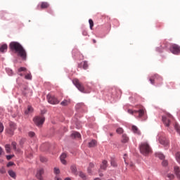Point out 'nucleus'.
Returning a JSON list of instances; mask_svg holds the SVG:
<instances>
[{
    "instance_id": "f257e3e1",
    "label": "nucleus",
    "mask_w": 180,
    "mask_h": 180,
    "mask_svg": "<svg viewBox=\"0 0 180 180\" xmlns=\"http://www.w3.org/2000/svg\"><path fill=\"white\" fill-rule=\"evenodd\" d=\"M9 48L11 51H15V53H17L18 56H19V57H20L22 60H26V57H27L26 51L22 46V44H20L19 42L18 41L11 42L9 44Z\"/></svg>"
},
{
    "instance_id": "f03ea898",
    "label": "nucleus",
    "mask_w": 180,
    "mask_h": 180,
    "mask_svg": "<svg viewBox=\"0 0 180 180\" xmlns=\"http://www.w3.org/2000/svg\"><path fill=\"white\" fill-rule=\"evenodd\" d=\"M140 152L143 155H148V154H151L153 153V150L151 149V147L147 142L141 143L140 146Z\"/></svg>"
},
{
    "instance_id": "7ed1b4c3",
    "label": "nucleus",
    "mask_w": 180,
    "mask_h": 180,
    "mask_svg": "<svg viewBox=\"0 0 180 180\" xmlns=\"http://www.w3.org/2000/svg\"><path fill=\"white\" fill-rule=\"evenodd\" d=\"M149 81L152 85L155 84V81H158V82H159V85H161L162 84V77L155 74L149 79Z\"/></svg>"
},
{
    "instance_id": "20e7f679",
    "label": "nucleus",
    "mask_w": 180,
    "mask_h": 180,
    "mask_svg": "<svg viewBox=\"0 0 180 180\" xmlns=\"http://www.w3.org/2000/svg\"><path fill=\"white\" fill-rule=\"evenodd\" d=\"M128 113L129 115H137L138 117H143L144 115H146V109H140L139 110H128Z\"/></svg>"
},
{
    "instance_id": "39448f33",
    "label": "nucleus",
    "mask_w": 180,
    "mask_h": 180,
    "mask_svg": "<svg viewBox=\"0 0 180 180\" xmlns=\"http://www.w3.org/2000/svg\"><path fill=\"white\" fill-rule=\"evenodd\" d=\"M172 120H174V117H172L171 114H167V116L162 117V122L167 127H169V123H171Z\"/></svg>"
},
{
    "instance_id": "423d86ee",
    "label": "nucleus",
    "mask_w": 180,
    "mask_h": 180,
    "mask_svg": "<svg viewBox=\"0 0 180 180\" xmlns=\"http://www.w3.org/2000/svg\"><path fill=\"white\" fill-rule=\"evenodd\" d=\"M44 120H46V118L40 117L39 116H37L33 119L34 124H36V126H37L38 127H41V126L44 123Z\"/></svg>"
},
{
    "instance_id": "0eeeda50",
    "label": "nucleus",
    "mask_w": 180,
    "mask_h": 180,
    "mask_svg": "<svg viewBox=\"0 0 180 180\" xmlns=\"http://www.w3.org/2000/svg\"><path fill=\"white\" fill-rule=\"evenodd\" d=\"M73 84H74V85H75V86L77 88V89H79V91H80V92H83L84 94H85V88L84 87L82 84H81V82H79V80L78 79H74Z\"/></svg>"
},
{
    "instance_id": "6e6552de",
    "label": "nucleus",
    "mask_w": 180,
    "mask_h": 180,
    "mask_svg": "<svg viewBox=\"0 0 180 180\" xmlns=\"http://www.w3.org/2000/svg\"><path fill=\"white\" fill-rule=\"evenodd\" d=\"M169 50L172 54L178 55L180 53V46L178 44H173L170 46Z\"/></svg>"
},
{
    "instance_id": "1a4fd4ad",
    "label": "nucleus",
    "mask_w": 180,
    "mask_h": 180,
    "mask_svg": "<svg viewBox=\"0 0 180 180\" xmlns=\"http://www.w3.org/2000/svg\"><path fill=\"white\" fill-rule=\"evenodd\" d=\"M16 129V124L13 122L9 123V128L7 129L8 134L10 136H13L15 134V129Z\"/></svg>"
},
{
    "instance_id": "9d476101",
    "label": "nucleus",
    "mask_w": 180,
    "mask_h": 180,
    "mask_svg": "<svg viewBox=\"0 0 180 180\" xmlns=\"http://www.w3.org/2000/svg\"><path fill=\"white\" fill-rule=\"evenodd\" d=\"M47 99L49 103H51V105H57L58 103H60V101H58L54 96L48 95Z\"/></svg>"
},
{
    "instance_id": "9b49d317",
    "label": "nucleus",
    "mask_w": 180,
    "mask_h": 180,
    "mask_svg": "<svg viewBox=\"0 0 180 180\" xmlns=\"http://www.w3.org/2000/svg\"><path fill=\"white\" fill-rule=\"evenodd\" d=\"M22 94L24 96H32V95H33V91L28 87H25L22 91Z\"/></svg>"
},
{
    "instance_id": "f8f14e48",
    "label": "nucleus",
    "mask_w": 180,
    "mask_h": 180,
    "mask_svg": "<svg viewBox=\"0 0 180 180\" xmlns=\"http://www.w3.org/2000/svg\"><path fill=\"white\" fill-rule=\"evenodd\" d=\"M43 175H44V169H39V170H37L36 174L37 179L43 180Z\"/></svg>"
},
{
    "instance_id": "ddd939ff",
    "label": "nucleus",
    "mask_w": 180,
    "mask_h": 180,
    "mask_svg": "<svg viewBox=\"0 0 180 180\" xmlns=\"http://www.w3.org/2000/svg\"><path fill=\"white\" fill-rule=\"evenodd\" d=\"M88 62L86 60L82 62L78 65L79 68H83L84 70H88Z\"/></svg>"
},
{
    "instance_id": "4468645a",
    "label": "nucleus",
    "mask_w": 180,
    "mask_h": 180,
    "mask_svg": "<svg viewBox=\"0 0 180 180\" xmlns=\"http://www.w3.org/2000/svg\"><path fill=\"white\" fill-rule=\"evenodd\" d=\"M159 141L160 144H162V146H167L169 144V141H168L167 138H160Z\"/></svg>"
},
{
    "instance_id": "2eb2a0df",
    "label": "nucleus",
    "mask_w": 180,
    "mask_h": 180,
    "mask_svg": "<svg viewBox=\"0 0 180 180\" xmlns=\"http://www.w3.org/2000/svg\"><path fill=\"white\" fill-rule=\"evenodd\" d=\"M65 158H67V154L63 153L60 155V161L63 165H65L67 164V161L65 160Z\"/></svg>"
},
{
    "instance_id": "dca6fc26",
    "label": "nucleus",
    "mask_w": 180,
    "mask_h": 180,
    "mask_svg": "<svg viewBox=\"0 0 180 180\" xmlns=\"http://www.w3.org/2000/svg\"><path fill=\"white\" fill-rule=\"evenodd\" d=\"M101 169H103L105 171L106 168H108V162L107 160H103L102 163L100 166Z\"/></svg>"
},
{
    "instance_id": "f3484780",
    "label": "nucleus",
    "mask_w": 180,
    "mask_h": 180,
    "mask_svg": "<svg viewBox=\"0 0 180 180\" xmlns=\"http://www.w3.org/2000/svg\"><path fill=\"white\" fill-rule=\"evenodd\" d=\"M7 50H8V45L6 44L1 45V46L0 47L1 53H6Z\"/></svg>"
},
{
    "instance_id": "a211bd4d",
    "label": "nucleus",
    "mask_w": 180,
    "mask_h": 180,
    "mask_svg": "<svg viewBox=\"0 0 180 180\" xmlns=\"http://www.w3.org/2000/svg\"><path fill=\"white\" fill-rule=\"evenodd\" d=\"M131 129H132V131L135 133V134H141L140 130H139V128L136 126L133 125L131 127Z\"/></svg>"
},
{
    "instance_id": "6ab92c4d",
    "label": "nucleus",
    "mask_w": 180,
    "mask_h": 180,
    "mask_svg": "<svg viewBox=\"0 0 180 180\" xmlns=\"http://www.w3.org/2000/svg\"><path fill=\"white\" fill-rule=\"evenodd\" d=\"M8 173L11 178H13V179H16V173L13 170H8Z\"/></svg>"
},
{
    "instance_id": "aec40b11",
    "label": "nucleus",
    "mask_w": 180,
    "mask_h": 180,
    "mask_svg": "<svg viewBox=\"0 0 180 180\" xmlns=\"http://www.w3.org/2000/svg\"><path fill=\"white\" fill-rule=\"evenodd\" d=\"M33 107L28 105L27 109L25 111V115H29L30 113H32Z\"/></svg>"
},
{
    "instance_id": "412c9836",
    "label": "nucleus",
    "mask_w": 180,
    "mask_h": 180,
    "mask_svg": "<svg viewBox=\"0 0 180 180\" xmlns=\"http://www.w3.org/2000/svg\"><path fill=\"white\" fill-rule=\"evenodd\" d=\"M94 167H95V165H94V163H89V167L87 169L89 174H92V169H94Z\"/></svg>"
},
{
    "instance_id": "4be33fe9",
    "label": "nucleus",
    "mask_w": 180,
    "mask_h": 180,
    "mask_svg": "<svg viewBox=\"0 0 180 180\" xmlns=\"http://www.w3.org/2000/svg\"><path fill=\"white\" fill-rule=\"evenodd\" d=\"M6 72L9 75L10 77H12L13 75V70L12 69L7 68H6Z\"/></svg>"
},
{
    "instance_id": "5701e85b",
    "label": "nucleus",
    "mask_w": 180,
    "mask_h": 180,
    "mask_svg": "<svg viewBox=\"0 0 180 180\" xmlns=\"http://www.w3.org/2000/svg\"><path fill=\"white\" fill-rule=\"evenodd\" d=\"M129 137L126 134L122 135V143H128Z\"/></svg>"
},
{
    "instance_id": "b1692460",
    "label": "nucleus",
    "mask_w": 180,
    "mask_h": 180,
    "mask_svg": "<svg viewBox=\"0 0 180 180\" xmlns=\"http://www.w3.org/2000/svg\"><path fill=\"white\" fill-rule=\"evenodd\" d=\"M72 137H74V139H81V134L78 132H73L72 134Z\"/></svg>"
},
{
    "instance_id": "393cba45",
    "label": "nucleus",
    "mask_w": 180,
    "mask_h": 180,
    "mask_svg": "<svg viewBox=\"0 0 180 180\" xmlns=\"http://www.w3.org/2000/svg\"><path fill=\"white\" fill-rule=\"evenodd\" d=\"M155 156L158 157V158H160V160H164V158H165V156L164 155V154L160 153H156Z\"/></svg>"
},
{
    "instance_id": "a878e982",
    "label": "nucleus",
    "mask_w": 180,
    "mask_h": 180,
    "mask_svg": "<svg viewBox=\"0 0 180 180\" xmlns=\"http://www.w3.org/2000/svg\"><path fill=\"white\" fill-rule=\"evenodd\" d=\"M11 146H12V147H13V150H14L15 151H19V149H18V148H16V146H18V143H16L15 141H13V142L11 143Z\"/></svg>"
},
{
    "instance_id": "bb28decb",
    "label": "nucleus",
    "mask_w": 180,
    "mask_h": 180,
    "mask_svg": "<svg viewBox=\"0 0 180 180\" xmlns=\"http://www.w3.org/2000/svg\"><path fill=\"white\" fill-rule=\"evenodd\" d=\"M96 141L95 140H92L89 143V147H96Z\"/></svg>"
},
{
    "instance_id": "cd10ccee",
    "label": "nucleus",
    "mask_w": 180,
    "mask_h": 180,
    "mask_svg": "<svg viewBox=\"0 0 180 180\" xmlns=\"http://www.w3.org/2000/svg\"><path fill=\"white\" fill-rule=\"evenodd\" d=\"M70 169L72 171V172L73 174H76L77 173V166H75V165H72L71 167H70Z\"/></svg>"
},
{
    "instance_id": "c85d7f7f",
    "label": "nucleus",
    "mask_w": 180,
    "mask_h": 180,
    "mask_svg": "<svg viewBox=\"0 0 180 180\" xmlns=\"http://www.w3.org/2000/svg\"><path fill=\"white\" fill-rule=\"evenodd\" d=\"M174 129L175 130H176L177 133L180 135V127L177 123L174 124Z\"/></svg>"
},
{
    "instance_id": "c756f323",
    "label": "nucleus",
    "mask_w": 180,
    "mask_h": 180,
    "mask_svg": "<svg viewBox=\"0 0 180 180\" xmlns=\"http://www.w3.org/2000/svg\"><path fill=\"white\" fill-rule=\"evenodd\" d=\"M110 164L112 167H117V164H116V160H115V159L113 158L111 159Z\"/></svg>"
},
{
    "instance_id": "7c9ffc66",
    "label": "nucleus",
    "mask_w": 180,
    "mask_h": 180,
    "mask_svg": "<svg viewBox=\"0 0 180 180\" xmlns=\"http://www.w3.org/2000/svg\"><path fill=\"white\" fill-rule=\"evenodd\" d=\"M5 148H6V153H11V145L6 144L5 146Z\"/></svg>"
},
{
    "instance_id": "2f4dec72",
    "label": "nucleus",
    "mask_w": 180,
    "mask_h": 180,
    "mask_svg": "<svg viewBox=\"0 0 180 180\" xmlns=\"http://www.w3.org/2000/svg\"><path fill=\"white\" fill-rule=\"evenodd\" d=\"M176 160L179 164H180V152L176 153Z\"/></svg>"
},
{
    "instance_id": "473e14b6",
    "label": "nucleus",
    "mask_w": 180,
    "mask_h": 180,
    "mask_svg": "<svg viewBox=\"0 0 180 180\" xmlns=\"http://www.w3.org/2000/svg\"><path fill=\"white\" fill-rule=\"evenodd\" d=\"M89 25H90V29H91V30H92L93 27H94V20H92V19H89Z\"/></svg>"
},
{
    "instance_id": "72a5a7b5",
    "label": "nucleus",
    "mask_w": 180,
    "mask_h": 180,
    "mask_svg": "<svg viewBox=\"0 0 180 180\" xmlns=\"http://www.w3.org/2000/svg\"><path fill=\"white\" fill-rule=\"evenodd\" d=\"M174 178H175V176H174L173 174H167V180H172V179H174Z\"/></svg>"
},
{
    "instance_id": "f704fd0d",
    "label": "nucleus",
    "mask_w": 180,
    "mask_h": 180,
    "mask_svg": "<svg viewBox=\"0 0 180 180\" xmlns=\"http://www.w3.org/2000/svg\"><path fill=\"white\" fill-rule=\"evenodd\" d=\"M79 176L82 178V179H86V176H85V174L84 172H80L79 174Z\"/></svg>"
},
{
    "instance_id": "c9c22d12",
    "label": "nucleus",
    "mask_w": 180,
    "mask_h": 180,
    "mask_svg": "<svg viewBox=\"0 0 180 180\" xmlns=\"http://www.w3.org/2000/svg\"><path fill=\"white\" fill-rule=\"evenodd\" d=\"M25 79L32 80V74L28 73L25 76Z\"/></svg>"
},
{
    "instance_id": "e433bc0d",
    "label": "nucleus",
    "mask_w": 180,
    "mask_h": 180,
    "mask_svg": "<svg viewBox=\"0 0 180 180\" xmlns=\"http://www.w3.org/2000/svg\"><path fill=\"white\" fill-rule=\"evenodd\" d=\"M116 132L118 134H122V133H123V128H118L116 130Z\"/></svg>"
},
{
    "instance_id": "4c0bfd02",
    "label": "nucleus",
    "mask_w": 180,
    "mask_h": 180,
    "mask_svg": "<svg viewBox=\"0 0 180 180\" xmlns=\"http://www.w3.org/2000/svg\"><path fill=\"white\" fill-rule=\"evenodd\" d=\"M4 129H5V127H4V124L2 122H0V133H2L4 131Z\"/></svg>"
},
{
    "instance_id": "58836bf2",
    "label": "nucleus",
    "mask_w": 180,
    "mask_h": 180,
    "mask_svg": "<svg viewBox=\"0 0 180 180\" xmlns=\"http://www.w3.org/2000/svg\"><path fill=\"white\" fill-rule=\"evenodd\" d=\"M0 174H6V169L5 167H3L0 169Z\"/></svg>"
},
{
    "instance_id": "ea45409f",
    "label": "nucleus",
    "mask_w": 180,
    "mask_h": 180,
    "mask_svg": "<svg viewBox=\"0 0 180 180\" xmlns=\"http://www.w3.org/2000/svg\"><path fill=\"white\" fill-rule=\"evenodd\" d=\"M7 160L9 161V160H12L13 157H15V155H7L6 156Z\"/></svg>"
},
{
    "instance_id": "a19ab883",
    "label": "nucleus",
    "mask_w": 180,
    "mask_h": 180,
    "mask_svg": "<svg viewBox=\"0 0 180 180\" xmlns=\"http://www.w3.org/2000/svg\"><path fill=\"white\" fill-rule=\"evenodd\" d=\"M60 105H62L63 106H67V105H68V101L65 100L60 103Z\"/></svg>"
},
{
    "instance_id": "79ce46f5",
    "label": "nucleus",
    "mask_w": 180,
    "mask_h": 180,
    "mask_svg": "<svg viewBox=\"0 0 180 180\" xmlns=\"http://www.w3.org/2000/svg\"><path fill=\"white\" fill-rule=\"evenodd\" d=\"M22 71H26V68H25V67H20V68L18 69V72H22Z\"/></svg>"
},
{
    "instance_id": "37998d69",
    "label": "nucleus",
    "mask_w": 180,
    "mask_h": 180,
    "mask_svg": "<svg viewBox=\"0 0 180 180\" xmlns=\"http://www.w3.org/2000/svg\"><path fill=\"white\" fill-rule=\"evenodd\" d=\"M35 134H34V132H33V131H30V132L28 133V136H29L30 137H34Z\"/></svg>"
},
{
    "instance_id": "c03bdc74",
    "label": "nucleus",
    "mask_w": 180,
    "mask_h": 180,
    "mask_svg": "<svg viewBox=\"0 0 180 180\" xmlns=\"http://www.w3.org/2000/svg\"><path fill=\"white\" fill-rule=\"evenodd\" d=\"M13 165H15V162H8V163H7V167H12Z\"/></svg>"
},
{
    "instance_id": "a18cd8bd",
    "label": "nucleus",
    "mask_w": 180,
    "mask_h": 180,
    "mask_svg": "<svg viewBox=\"0 0 180 180\" xmlns=\"http://www.w3.org/2000/svg\"><path fill=\"white\" fill-rule=\"evenodd\" d=\"M162 165L163 167H167V165H168V161H167V160H163V161L162 162Z\"/></svg>"
},
{
    "instance_id": "49530a36",
    "label": "nucleus",
    "mask_w": 180,
    "mask_h": 180,
    "mask_svg": "<svg viewBox=\"0 0 180 180\" xmlns=\"http://www.w3.org/2000/svg\"><path fill=\"white\" fill-rule=\"evenodd\" d=\"M41 9H44L46 8V2H42L41 5L40 6Z\"/></svg>"
},
{
    "instance_id": "de8ad7c7",
    "label": "nucleus",
    "mask_w": 180,
    "mask_h": 180,
    "mask_svg": "<svg viewBox=\"0 0 180 180\" xmlns=\"http://www.w3.org/2000/svg\"><path fill=\"white\" fill-rule=\"evenodd\" d=\"M54 173L56 174V175H58V174H60V169L54 168Z\"/></svg>"
},
{
    "instance_id": "09e8293b",
    "label": "nucleus",
    "mask_w": 180,
    "mask_h": 180,
    "mask_svg": "<svg viewBox=\"0 0 180 180\" xmlns=\"http://www.w3.org/2000/svg\"><path fill=\"white\" fill-rule=\"evenodd\" d=\"M23 144H25V139H22L20 141V146H23Z\"/></svg>"
},
{
    "instance_id": "8fccbe9b",
    "label": "nucleus",
    "mask_w": 180,
    "mask_h": 180,
    "mask_svg": "<svg viewBox=\"0 0 180 180\" xmlns=\"http://www.w3.org/2000/svg\"><path fill=\"white\" fill-rule=\"evenodd\" d=\"M4 149L2 148V147L0 146V157L1 155H2V154H4Z\"/></svg>"
},
{
    "instance_id": "3c124183",
    "label": "nucleus",
    "mask_w": 180,
    "mask_h": 180,
    "mask_svg": "<svg viewBox=\"0 0 180 180\" xmlns=\"http://www.w3.org/2000/svg\"><path fill=\"white\" fill-rule=\"evenodd\" d=\"M40 161H41V162H44L46 161V158H44L43 157H41L40 158Z\"/></svg>"
},
{
    "instance_id": "603ef678",
    "label": "nucleus",
    "mask_w": 180,
    "mask_h": 180,
    "mask_svg": "<svg viewBox=\"0 0 180 180\" xmlns=\"http://www.w3.org/2000/svg\"><path fill=\"white\" fill-rule=\"evenodd\" d=\"M46 113V110H41V114L43 115Z\"/></svg>"
},
{
    "instance_id": "864d4df0",
    "label": "nucleus",
    "mask_w": 180,
    "mask_h": 180,
    "mask_svg": "<svg viewBox=\"0 0 180 180\" xmlns=\"http://www.w3.org/2000/svg\"><path fill=\"white\" fill-rule=\"evenodd\" d=\"M129 166L131 167V168H134V164H133V162H131L129 164Z\"/></svg>"
},
{
    "instance_id": "5fc2aeb1",
    "label": "nucleus",
    "mask_w": 180,
    "mask_h": 180,
    "mask_svg": "<svg viewBox=\"0 0 180 180\" xmlns=\"http://www.w3.org/2000/svg\"><path fill=\"white\" fill-rule=\"evenodd\" d=\"M88 35V32H86V31L83 32V36H87Z\"/></svg>"
},
{
    "instance_id": "6e6d98bb",
    "label": "nucleus",
    "mask_w": 180,
    "mask_h": 180,
    "mask_svg": "<svg viewBox=\"0 0 180 180\" xmlns=\"http://www.w3.org/2000/svg\"><path fill=\"white\" fill-rule=\"evenodd\" d=\"M55 180H63V179H61V178H60V177H58V176H56L55 177Z\"/></svg>"
},
{
    "instance_id": "4d7b16f0",
    "label": "nucleus",
    "mask_w": 180,
    "mask_h": 180,
    "mask_svg": "<svg viewBox=\"0 0 180 180\" xmlns=\"http://www.w3.org/2000/svg\"><path fill=\"white\" fill-rule=\"evenodd\" d=\"M18 75H20V77H23V74L22 73H18Z\"/></svg>"
},
{
    "instance_id": "13d9d810",
    "label": "nucleus",
    "mask_w": 180,
    "mask_h": 180,
    "mask_svg": "<svg viewBox=\"0 0 180 180\" xmlns=\"http://www.w3.org/2000/svg\"><path fill=\"white\" fill-rule=\"evenodd\" d=\"M64 180H71V178L68 177V178H65Z\"/></svg>"
},
{
    "instance_id": "bf43d9fd",
    "label": "nucleus",
    "mask_w": 180,
    "mask_h": 180,
    "mask_svg": "<svg viewBox=\"0 0 180 180\" xmlns=\"http://www.w3.org/2000/svg\"><path fill=\"white\" fill-rule=\"evenodd\" d=\"M93 43L95 44V43H96V39H93Z\"/></svg>"
},
{
    "instance_id": "052dcab7",
    "label": "nucleus",
    "mask_w": 180,
    "mask_h": 180,
    "mask_svg": "<svg viewBox=\"0 0 180 180\" xmlns=\"http://www.w3.org/2000/svg\"><path fill=\"white\" fill-rule=\"evenodd\" d=\"M48 6H49V4H46V8H47Z\"/></svg>"
},
{
    "instance_id": "680f3d73",
    "label": "nucleus",
    "mask_w": 180,
    "mask_h": 180,
    "mask_svg": "<svg viewBox=\"0 0 180 180\" xmlns=\"http://www.w3.org/2000/svg\"><path fill=\"white\" fill-rule=\"evenodd\" d=\"M100 176H103V174H100Z\"/></svg>"
},
{
    "instance_id": "e2e57ef3",
    "label": "nucleus",
    "mask_w": 180,
    "mask_h": 180,
    "mask_svg": "<svg viewBox=\"0 0 180 180\" xmlns=\"http://www.w3.org/2000/svg\"><path fill=\"white\" fill-rule=\"evenodd\" d=\"M39 8H40V6H39V5L37 6V8H38V9H39Z\"/></svg>"
},
{
    "instance_id": "0e129e2a",
    "label": "nucleus",
    "mask_w": 180,
    "mask_h": 180,
    "mask_svg": "<svg viewBox=\"0 0 180 180\" xmlns=\"http://www.w3.org/2000/svg\"><path fill=\"white\" fill-rule=\"evenodd\" d=\"M13 117H16V115H13Z\"/></svg>"
},
{
    "instance_id": "69168bd1",
    "label": "nucleus",
    "mask_w": 180,
    "mask_h": 180,
    "mask_svg": "<svg viewBox=\"0 0 180 180\" xmlns=\"http://www.w3.org/2000/svg\"><path fill=\"white\" fill-rule=\"evenodd\" d=\"M124 162H125V164H127V162H126V160H124Z\"/></svg>"
},
{
    "instance_id": "338daca9",
    "label": "nucleus",
    "mask_w": 180,
    "mask_h": 180,
    "mask_svg": "<svg viewBox=\"0 0 180 180\" xmlns=\"http://www.w3.org/2000/svg\"><path fill=\"white\" fill-rule=\"evenodd\" d=\"M110 135L111 136H113V134H110Z\"/></svg>"
}]
</instances>
